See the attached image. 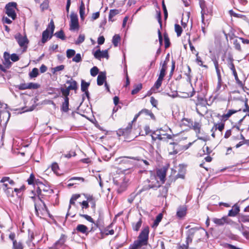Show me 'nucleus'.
I'll list each match as a JSON object with an SVG mask.
<instances>
[{"instance_id": "b1692460", "label": "nucleus", "mask_w": 249, "mask_h": 249, "mask_svg": "<svg viewBox=\"0 0 249 249\" xmlns=\"http://www.w3.org/2000/svg\"><path fill=\"white\" fill-rule=\"evenodd\" d=\"M66 83L70 84V85L67 88L70 90L77 89V82L75 80L71 79V80H67L66 81Z\"/></svg>"}, {"instance_id": "a18cd8bd", "label": "nucleus", "mask_w": 249, "mask_h": 249, "mask_svg": "<svg viewBox=\"0 0 249 249\" xmlns=\"http://www.w3.org/2000/svg\"><path fill=\"white\" fill-rule=\"evenodd\" d=\"M54 36L62 40H64L65 39V36L64 33L62 30H60L59 32H57L54 34Z\"/></svg>"}, {"instance_id": "e433bc0d", "label": "nucleus", "mask_w": 249, "mask_h": 249, "mask_svg": "<svg viewBox=\"0 0 249 249\" xmlns=\"http://www.w3.org/2000/svg\"><path fill=\"white\" fill-rule=\"evenodd\" d=\"M25 187L24 185L21 186L19 188H15L14 189V193H16L17 196H20L23 192L25 190Z\"/></svg>"}, {"instance_id": "a878e982", "label": "nucleus", "mask_w": 249, "mask_h": 249, "mask_svg": "<svg viewBox=\"0 0 249 249\" xmlns=\"http://www.w3.org/2000/svg\"><path fill=\"white\" fill-rule=\"evenodd\" d=\"M76 229L77 231L83 234H87L88 233V228L87 226L83 224L78 225Z\"/></svg>"}, {"instance_id": "393cba45", "label": "nucleus", "mask_w": 249, "mask_h": 249, "mask_svg": "<svg viewBox=\"0 0 249 249\" xmlns=\"http://www.w3.org/2000/svg\"><path fill=\"white\" fill-rule=\"evenodd\" d=\"M227 216H223L221 218H214L213 219V221L216 225L222 226L226 222Z\"/></svg>"}, {"instance_id": "7c9ffc66", "label": "nucleus", "mask_w": 249, "mask_h": 249, "mask_svg": "<svg viewBox=\"0 0 249 249\" xmlns=\"http://www.w3.org/2000/svg\"><path fill=\"white\" fill-rule=\"evenodd\" d=\"M85 197L87 198V200L88 202V203H89L91 205L92 208H95V200L93 196L90 195H85Z\"/></svg>"}, {"instance_id": "69168bd1", "label": "nucleus", "mask_w": 249, "mask_h": 249, "mask_svg": "<svg viewBox=\"0 0 249 249\" xmlns=\"http://www.w3.org/2000/svg\"><path fill=\"white\" fill-rule=\"evenodd\" d=\"M242 235L246 238H248L249 236V228L246 227L242 232Z\"/></svg>"}, {"instance_id": "2f4dec72", "label": "nucleus", "mask_w": 249, "mask_h": 249, "mask_svg": "<svg viewBox=\"0 0 249 249\" xmlns=\"http://www.w3.org/2000/svg\"><path fill=\"white\" fill-rule=\"evenodd\" d=\"M163 215L161 213H159L156 217L155 220L154 221V223L152 225L153 228H156L157 227L159 223L161 221Z\"/></svg>"}, {"instance_id": "ea45409f", "label": "nucleus", "mask_w": 249, "mask_h": 249, "mask_svg": "<svg viewBox=\"0 0 249 249\" xmlns=\"http://www.w3.org/2000/svg\"><path fill=\"white\" fill-rule=\"evenodd\" d=\"M142 84H139L135 85L134 89L131 91V94L134 95L137 93L142 89Z\"/></svg>"}, {"instance_id": "c03bdc74", "label": "nucleus", "mask_w": 249, "mask_h": 249, "mask_svg": "<svg viewBox=\"0 0 249 249\" xmlns=\"http://www.w3.org/2000/svg\"><path fill=\"white\" fill-rule=\"evenodd\" d=\"M38 75V70L37 68H34L29 73V76L31 78H35Z\"/></svg>"}, {"instance_id": "6e6552de", "label": "nucleus", "mask_w": 249, "mask_h": 249, "mask_svg": "<svg viewBox=\"0 0 249 249\" xmlns=\"http://www.w3.org/2000/svg\"><path fill=\"white\" fill-rule=\"evenodd\" d=\"M70 30L71 31L78 30L79 25L77 15L74 13H71L70 15Z\"/></svg>"}, {"instance_id": "e2e57ef3", "label": "nucleus", "mask_w": 249, "mask_h": 249, "mask_svg": "<svg viewBox=\"0 0 249 249\" xmlns=\"http://www.w3.org/2000/svg\"><path fill=\"white\" fill-rule=\"evenodd\" d=\"M222 87V79H218L217 84L215 89V92H218L220 91Z\"/></svg>"}, {"instance_id": "f3484780", "label": "nucleus", "mask_w": 249, "mask_h": 249, "mask_svg": "<svg viewBox=\"0 0 249 249\" xmlns=\"http://www.w3.org/2000/svg\"><path fill=\"white\" fill-rule=\"evenodd\" d=\"M178 144L176 142H170L168 147V150L170 155H175L178 153Z\"/></svg>"}, {"instance_id": "5fc2aeb1", "label": "nucleus", "mask_w": 249, "mask_h": 249, "mask_svg": "<svg viewBox=\"0 0 249 249\" xmlns=\"http://www.w3.org/2000/svg\"><path fill=\"white\" fill-rule=\"evenodd\" d=\"M164 94L166 95L173 98L177 97L178 96V93L176 90L172 91L171 93L164 92Z\"/></svg>"}, {"instance_id": "a211bd4d", "label": "nucleus", "mask_w": 249, "mask_h": 249, "mask_svg": "<svg viewBox=\"0 0 249 249\" xmlns=\"http://www.w3.org/2000/svg\"><path fill=\"white\" fill-rule=\"evenodd\" d=\"M169 61V58H166L165 61L162 64L161 68L160 70V74L159 77L160 78H162L163 79L165 75V71L167 69V65L168 61Z\"/></svg>"}, {"instance_id": "bb28decb", "label": "nucleus", "mask_w": 249, "mask_h": 249, "mask_svg": "<svg viewBox=\"0 0 249 249\" xmlns=\"http://www.w3.org/2000/svg\"><path fill=\"white\" fill-rule=\"evenodd\" d=\"M85 4L83 1H81L80 7H79V14L81 20H83L85 18Z\"/></svg>"}, {"instance_id": "423d86ee", "label": "nucleus", "mask_w": 249, "mask_h": 249, "mask_svg": "<svg viewBox=\"0 0 249 249\" xmlns=\"http://www.w3.org/2000/svg\"><path fill=\"white\" fill-rule=\"evenodd\" d=\"M15 38L19 46L23 49V51H26L29 42L26 36H23L21 34L18 33L15 36Z\"/></svg>"}, {"instance_id": "2eb2a0df", "label": "nucleus", "mask_w": 249, "mask_h": 249, "mask_svg": "<svg viewBox=\"0 0 249 249\" xmlns=\"http://www.w3.org/2000/svg\"><path fill=\"white\" fill-rule=\"evenodd\" d=\"M207 234V232L203 228H196L195 238L197 240H200L203 236Z\"/></svg>"}, {"instance_id": "de8ad7c7", "label": "nucleus", "mask_w": 249, "mask_h": 249, "mask_svg": "<svg viewBox=\"0 0 249 249\" xmlns=\"http://www.w3.org/2000/svg\"><path fill=\"white\" fill-rule=\"evenodd\" d=\"M236 110L230 109L228 111V112L226 114L223 115V118L227 119L230 117H231L233 114L236 113Z\"/></svg>"}, {"instance_id": "58836bf2", "label": "nucleus", "mask_w": 249, "mask_h": 249, "mask_svg": "<svg viewBox=\"0 0 249 249\" xmlns=\"http://www.w3.org/2000/svg\"><path fill=\"white\" fill-rule=\"evenodd\" d=\"M175 31L177 33V35L178 37H179L181 36L182 32V27L178 24H176L175 25Z\"/></svg>"}, {"instance_id": "0e129e2a", "label": "nucleus", "mask_w": 249, "mask_h": 249, "mask_svg": "<svg viewBox=\"0 0 249 249\" xmlns=\"http://www.w3.org/2000/svg\"><path fill=\"white\" fill-rule=\"evenodd\" d=\"M10 57L13 62L18 61L19 59L18 56L16 53H13L11 55H10Z\"/></svg>"}, {"instance_id": "774afa93", "label": "nucleus", "mask_w": 249, "mask_h": 249, "mask_svg": "<svg viewBox=\"0 0 249 249\" xmlns=\"http://www.w3.org/2000/svg\"><path fill=\"white\" fill-rule=\"evenodd\" d=\"M59 168L58 165L56 163H54L52 165V170L55 173V174H57L58 173V169Z\"/></svg>"}, {"instance_id": "79ce46f5", "label": "nucleus", "mask_w": 249, "mask_h": 249, "mask_svg": "<svg viewBox=\"0 0 249 249\" xmlns=\"http://www.w3.org/2000/svg\"><path fill=\"white\" fill-rule=\"evenodd\" d=\"M121 38L119 35H115L112 38V43L114 46L117 47L120 41Z\"/></svg>"}, {"instance_id": "a19ab883", "label": "nucleus", "mask_w": 249, "mask_h": 249, "mask_svg": "<svg viewBox=\"0 0 249 249\" xmlns=\"http://www.w3.org/2000/svg\"><path fill=\"white\" fill-rule=\"evenodd\" d=\"M65 68V66L61 65L57 67L53 68L52 69V72L53 73L55 74L56 72L63 71Z\"/></svg>"}, {"instance_id": "13d9d810", "label": "nucleus", "mask_w": 249, "mask_h": 249, "mask_svg": "<svg viewBox=\"0 0 249 249\" xmlns=\"http://www.w3.org/2000/svg\"><path fill=\"white\" fill-rule=\"evenodd\" d=\"M27 84L28 89H36L39 87V85L36 83H29Z\"/></svg>"}, {"instance_id": "f257e3e1", "label": "nucleus", "mask_w": 249, "mask_h": 249, "mask_svg": "<svg viewBox=\"0 0 249 249\" xmlns=\"http://www.w3.org/2000/svg\"><path fill=\"white\" fill-rule=\"evenodd\" d=\"M30 198L34 203L36 214L37 216L40 218L46 216L51 217V215L45 204L39 197L34 195L30 196Z\"/></svg>"}, {"instance_id": "f8f14e48", "label": "nucleus", "mask_w": 249, "mask_h": 249, "mask_svg": "<svg viewBox=\"0 0 249 249\" xmlns=\"http://www.w3.org/2000/svg\"><path fill=\"white\" fill-rule=\"evenodd\" d=\"M93 55L95 58L99 60H100L102 58L108 59L109 57L107 50L101 51L99 49L93 53Z\"/></svg>"}, {"instance_id": "9b49d317", "label": "nucleus", "mask_w": 249, "mask_h": 249, "mask_svg": "<svg viewBox=\"0 0 249 249\" xmlns=\"http://www.w3.org/2000/svg\"><path fill=\"white\" fill-rule=\"evenodd\" d=\"M149 184L148 185L149 188H157L160 186L161 182L158 181L157 177L155 174H151L150 179L148 180Z\"/></svg>"}, {"instance_id": "bf43d9fd", "label": "nucleus", "mask_w": 249, "mask_h": 249, "mask_svg": "<svg viewBox=\"0 0 249 249\" xmlns=\"http://www.w3.org/2000/svg\"><path fill=\"white\" fill-rule=\"evenodd\" d=\"M233 45L235 49L239 51H241V48L240 43L237 39H235L233 41Z\"/></svg>"}, {"instance_id": "f704fd0d", "label": "nucleus", "mask_w": 249, "mask_h": 249, "mask_svg": "<svg viewBox=\"0 0 249 249\" xmlns=\"http://www.w3.org/2000/svg\"><path fill=\"white\" fill-rule=\"evenodd\" d=\"M142 224V220L140 219L136 223L132 224L133 230L135 231H138L141 228Z\"/></svg>"}, {"instance_id": "4468645a", "label": "nucleus", "mask_w": 249, "mask_h": 249, "mask_svg": "<svg viewBox=\"0 0 249 249\" xmlns=\"http://www.w3.org/2000/svg\"><path fill=\"white\" fill-rule=\"evenodd\" d=\"M196 228H191L187 232L186 243L187 246L190 243L192 242L193 238L195 236Z\"/></svg>"}, {"instance_id": "603ef678", "label": "nucleus", "mask_w": 249, "mask_h": 249, "mask_svg": "<svg viewBox=\"0 0 249 249\" xmlns=\"http://www.w3.org/2000/svg\"><path fill=\"white\" fill-rule=\"evenodd\" d=\"M163 80V79L160 78L159 77H158V79L157 80V81L155 83V84H154V88H156V89H159V88L161 85L162 82Z\"/></svg>"}, {"instance_id": "473e14b6", "label": "nucleus", "mask_w": 249, "mask_h": 249, "mask_svg": "<svg viewBox=\"0 0 249 249\" xmlns=\"http://www.w3.org/2000/svg\"><path fill=\"white\" fill-rule=\"evenodd\" d=\"M66 241V237L64 235H62L59 239L56 242L55 246L56 247L62 246Z\"/></svg>"}, {"instance_id": "39448f33", "label": "nucleus", "mask_w": 249, "mask_h": 249, "mask_svg": "<svg viewBox=\"0 0 249 249\" xmlns=\"http://www.w3.org/2000/svg\"><path fill=\"white\" fill-rule=\"evenodd\" d=\"M17 6V4L15 2H9L5 6V13L12 20H15L17 17L16 13Z\"/></svg>"}, {"instance_id": "c85d7f7f", "label": "nucleus", "mask_w": 249, "mask_h": 249, "mask_svg": "<svg viewBox=\"0 0 249 249\" xmlns=\"http://www.w3.org/2000/svg\"><path fill=\"white\" fill-rule=\"evenodd\" d=\"M61 110L64 112H67L69 110V98L66 97L64 98V102L61 106Z\"/></svg>"}, {"instance_id": "20e7f679", "label": "nucleus", "mask_w": 249, "mask_h": 249, "mask_svg": "<svg viewBox=\"0 0 249 249\" xmlns=\"http://www.w3.org/2000/svg\"><path fill=\"white\" fill-rule=\"evenodd\" d=\"M54 28L55 26L53 20L52 19L47 29L42 33L41 40L42 43H45L48 39L52 37Z\"/></svg>"}, {"instance_id": "6e6d98bb", "label": "nucleus", "mask_w": 249, "mask_h": 249, "mask_svg": "<svg viewBox=\"0 0 249 249\" xmlns=\"http://www.w3.org/2000/svg\"><path fill=\"white\" fill-rule=\"evenodd\" d=\"M196 62L197 63V64L198 65L200 66L207 68V67L206 65H203L202 61L201 60V59L200 57H199L198 56V53H196Z\"/></svg>"}, {"instance_id": "f03ea898", "label": "nucleus", "mask_w": 249, "mask_h": 249, "mask_svg": "<svg viewBox=\"0 0 249 249\" xmlns=\"http://www.w3.org/2000/svg\"><path fill=\"white\" fill-rule=\"evenodd\" d=\"M149 232V228L148 227L143 228L139 235L138 239L130 245V249H146V247L148 243Z\"/></svg>"}, {"instance_id": "3c124183", "label": "nucleus", "mask_w": 249, "mask_h": 249, "mask_svg": "<svg viewBox=\"0 0 249 249\" xmlns=\"http://www.w3.org/2000/svg\"><path fill=\"white\" fill-rule=\"evenodd\" d=\"M85 36L84 35L80 34L76 41H75V44L77 45L80 44L83 42L85 40Z\"/></svg>"}, {"instance_id": "ddd939ff", "label": "nucleus", "mask_w": 249, "mask_h": 249, "mask_svg": "<svg viewBox=\"0 0 249 249\" xmlns=\"http://www.w3.org/2000/svg\"><path fill=\"white\" fill-rule=\"evenodd\" d=\"M200 7L201 8V21L202 23L204 24V26L207 25L209 24V19L206 18V17L208 16V15L206 14L205 10L204 8L202 6V5H200ZM201 29L203 33L205 34V26H201Z\"/></svg>"}, {"instance_id": "4d7b16f0", "label": "nucleus", "mask_w": 249, "mask_h": 249, "mask_svg": "<svg viewBox=\"0 0 249 249\" xmlns=\"http://www.w3.org/2000/svg\"><path fill=\"white\" fill-rule=\"evenodd\" d=\"M70 90L67 88L66 89L61 88V91L63 94L65 96V97H68L70 94Z\"/></svg>"}, {"instance_id": "864d4df0", "label": "nucleus", "mask_w": 249, "mask_h": 249, "mask_svg": "<svg viewBox=\"0 0 249 249\" xmlns=\"http://www.w3.org/2000/svg\"><path fill=\"white\" fill-rule=\"evenodd\" d=\"M90 72L91 76H95L96 75H97L99 72V70L97 67L95 66L90 69Z\"/></svg>"}, {"instance_id": "8fccbe9b", "label": "nucleus", "mask_w": 249, "mask_h": 249, "mask_svg": "<svg viewBox=\"0 0 249 249\" xmlns=\"http://www.w3.org/2000/svg\"><path fill=\"white\" fill-rule=\"evenodd\" d=\"M194 129L196 133H199L200 131L201 124L199 123L195 122L193 125Z\"/></svg>"}, {"instance_id": "052dcab7", "label": "nucleus", "mask_w": 249, "mask_h": 249, "mask_svg": "<svg viewBox=\"0 0 249 249\" xmlns=\"http://www.w3.org/2000/svg\"><path fill=\"white\" fill-rule=\"evenodd\" d=\"M75 53V52L74 50L68 49L67 51V56L68 58H71L74 56Z\"/></svg>"}, {"instance_id": "c756f323", "label": "nucleus", "mask_w": 249, "mask_h": 249, "mask_svg": "<svg viewBox=\"0 0 249 249\" xmlns=\"http://www.w3.org/2000/svg\"><path fill=\"white\" fill-rule=\"evenodd\" d=\"M224 126L225 124L224 123H220L218 124L215 123L214 124L213 127L211 129V131H213L214 130V131H216L217 129H218L221 132L224 129Z\"/></svg>"}, {"instance_id": "680f3d73", "label": "nucleus", "mask_w": 249, "mask_h": 249, "mask_svg": "<svg viewBox=\"0 0 249 249\" xmlns=\"http://www.w3.org/2000/svg\"><path fill=\"white\" fill-rule=\"evenodd\" d=\"M234 228L239 231L242 233L243 230H244L246 227L244 226L243 224H241V225L240 226L237 223L236 224H235V227Z\"/></svg>"}, {"instance_id": "dca6fc26", "label": "nucleus", "mask_w": 249, "mask_h": 249, "mask_svg": "<svg viewBox=\"0 0 249 249\" xmlns=\"http://www.w3.org/2000/svg\"><path fill=\"white\" fill-rule=\"evenodd\" d=\"M166 171V168H161L157 171V176L160 179L161 184H163L165 182Z\"/></svg>"}, {"instance_id": "cd10ccee", "label": "nucleus", "mask_w": 249, "mask_h": 249, "mask_svg": "<svg viewBox=\"0 0 249 249\" xmlns=\"http://www.w3.org/2000/svg\"><path fill=\"white\" fill-rule=\"evenodd\" d=\"M119 13V11L117 9H111L109 11V16H108V20L109 21L113 22L114 19H113V18L115 17L116 15Z\"/></svg>"}, {"instance_id": "4be33fe9", "label": "nucleus", "mask_w": 249, "mask_h": 249, "mask_svg": "<svg viewBox=\"0 0 249 249\" xmlns=\"http://www.w3.org/2000/svg\"><path fill=\"white\" fill-rule=\"evenodd\" d=\"M106 79V73L105 72H101L97 77V83L99 86L102 85Z\"/></svg>"}, {"instance_id": "9d476101", "label": "nucleus", "mask_w": 249, "mask_h": 249, "mask_svg": "<svg viewBox=\"0 0 249 249\" xmlns=\"http://www.w3.org/2000/svg\"><path fill=\"white\" fill-rule=\"evenodd\" d=\"M153 134L157 135L158 140L166 141V140L172 139V135L164 133L163 129H160L153 132Z\"/></svg>"}, {"instance_id": "72a5a7b5", "label": "nucleus", "mask_w": 249, "mask_h": 249, "mask_svg": "<svg viewBox=\"0 0 249 249\" xmlns=\"http://www.w3.org/2000/svg\"><path fill=\"white\" fill-rule=\"evenodd\" d=\"M8 197H14L15 196L14 189L10 187L4 191Z\"/></svg>"}, {"instance_id": "7ed1b4c3", "label": "nucleus", "mask_w": 249, "mask_h": 249, "mask_svg": "<svg viewBox=\"0 0 249 249\" xmlns=\"http://www.w3.org/2000/svg\"><path fill=\"white\" fill-rule=\"evenodd\" d=\"M53 193L50 187L46 185L42 182H38L37 183V188L36 190V194H35L33 191L32 192L33 196L36 195V196L39 197L40 198L43 196H47Z\"/></svg>"}, {"instance_id": "5701e85b", "label": "nucleus", "mask_w": 249, "mask_h": 249, "mask_svg": "<svg viewBox=\"0 0 249 249\" xmlns=\"http://www.w3.org/2000/svg\"><path fill=\"white\" fill-rule=\"evenodd\" d=\"M3 64L6 68H9L11 65V62L10 61V54L7 52H4L3 54Z\"/></svg>"}, {"instance_id": "c9c22d12", "label": "nucleus", "mask_w": 249, "mask_h": 249, "mask_svg": "<svg viewBox=\"0 0 249 249\" xmlns=\"http://www.w3.org/2000/svg\"><path fill=\"white\" fill-rule=\"evenodd\" d=\"M124 176H123V177L121 178L122 180V181H119V180H114V181L119 186H120L121 188H125L126 187V181H124Z\"/></svg>"}, {"instance_id": "49530a36", "label": "nucleus", "mask_w": 249, "mask_h": 249, "mask_svg": "<svg viewBox=\"0 0 249 249\" xmlns=\"http://www.w3.org/2000/svg\"><path fill=\"white\" fill-rule=\"evenodd\" d=\"M79 215L81 217H82L86 219L87 221L92 223L94 225V226H97L96 224L94 223L93 219L91 218L90 216H89L87 214H79Z\"/></svg>"}, {"instance_id": "4c0bfd02", "label": "nucleus", "mask_w": 249, "mask_h": 249, "mask_svg": "<svg viewBox=\"0 0 249 249\" xmlns=\"http://www.w3.org/2000/svg\"><path fill=\"white\" fill-rule=\"evenodd\" d=\"M12 249H23V246L21 242L15 241L13 243Z\"/></svg>"}, {"instance_id": "1a4fd4ad", "label": "nucleus", "mask_w": 249, "mask_h": 249, "mask_svg": "<svg viewBox=\"0 0 249 249\" xmlns=\"http://www.w3.org/2000/svg\"><path fill=\"white\" fill-rule=\"evenodd\" d=\"M141 114L140 112L136 114L131 123L129 124L125 128H121L118 130L117 132L118 134L120 136L127 135L130 133L132 128V123L136 121Z\"/></svg>"}, {"instance_id": "37998d69", "label": "nucleus", "mask_w": 249, "mask_h": 249, "mask_svg": "<svg viewBox=\"0 0 249 249\" xmlns=\"http://www.w3.org/2000/svg\"><path fill=\"white\" fill-rule=\"evenodd\" d=\"M89 86V83L85 82L82 80L81 81V89L82 91H86L88 90V87Z\"/></svg>"}, {"instance_id": "412c9836", "label": "nucleus", "mask_w": 249, "mask_h": 249, "mask_svg": "<svg viewBox=\"0 0 249 249\" xmlns=\"http://www.w3.org/2000/svg\"><path fill=\"white\" fill-rule=\"evenodd\" d=\"M240 208L239 206L235 204L232 207V209L229 211L228 216H235L239 212Z\"/></svg>"}, {"instance_id": "338daca9", "label": "nucleus", "mask_w": 249, "mask_h": 249, "mask_svg": "<svg viewBox=\"0 0 249 249\" xmlns=\"http://www.w3.org/2000/svg\"><path fill=\"white\" fill-rule=\"evenodd\" d=\"M81 57L80 53H77L72 58V61L75 62H79L81 61Z\"/></svg>"}, {"instance_id": "aec40b11", "label": "nucleus", "mask_w": 249, "mask_h": 249, "mask_svg": "<svg viewBox=\"0 0 249 249\" xmlns=\"http://www.w3.org/2000/svg\"><path fill=\"white\" fill-rule=\"evenodd\" d=\"M233 59L232 57H229L228 59V67L230 70L232 71V74L233 75L234 78L238 77L237 73L236 71L235 66L233 63Z\"/></svg>"}, {"instance_id": "6ab92c4d", "label": "nucleus", "mask_w": 249, "mask_h": 249, "mask_svg": "<svg viewBox=\"0 0 249 249\" xmlns=\"http://www.w3.org/2000/svg\"><path fill=\"white\" fill-rule=\"evenodd\" d=\"M187 207L186 206H179L177 212V216L179 218H182L185 216L186 214Z\"/></svg>"}, {"instance_id": "09e8293b", "label": "nucleus", "mask_w": 249, "mask_h": 249, "mask_svg": "<svg viewBox=\"0 0 249 249\" xmlns=\"http://www.w3.org/2000/svg\"><path fill=\"white\" fill-rule=\"evenodd\" d=\"M214 66H215V70H216V74H217V78L218 79H222L221 78V74H220V70L218 68V62L217 61H214Z\"/></svg>"}, {"instance_id": "0eeeda50", "label": "nucleus", "mask_w": 249, "mask_h": 249, "mask_svg": "<svg viewBox=\"0 0 249 249\" xmlns=\"http://www.w3.org/2000/svg\"><path fill=\"white\" fill-rule=\"evenodd\" d=\"M130 159H134V158L131 157H120L116 159V161H118L119 163L120 164L126 165V166L124 167L127 170H130L134 166V163Z\"/></svg>"}]
</instances>
